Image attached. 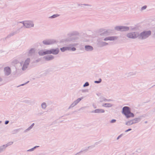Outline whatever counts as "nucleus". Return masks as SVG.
Wrapping results in <instances>:
<instances>
[{
  "instance_id": "f257e3e1",
  "label": "nucleus",
  "mask_w": 155,
  "mask_h": 155,
  "mask_svg": "<svg viewBox=\"0 0 155 155\" xmlns=\"http://www.w3.org/2000/svg\"><path fill=\"white\" fill-rule=\"evenodd\" d=\"M122 113L124 114L127 118L133 117L134 116V114L131 112L130 108L128 107L125 106L123 108Z\"/></svg>"
},
{
  "instance_id": "f03ea898",
  "label": "nucleus",
  "mask_w": 155,
  "mask_h": 155,
  "mask_svg": "<svg viewBox=\"0 0 155 155\" xmlns=\"http://www.w3.org/2000/svg\"><path fill=\"white\" fill-rule=\"evenodd\" d=\"M151 34V31L150 30H144L139 33V38L140 39H145L148 38Z\"/></svg>"
},
{
  "instance_id": "7ed1b4c3",
  "label": "nucleus",
  "mask_w": 155,
  "mask_h": 155,
  "mask_svg": "<svg viewBox=\"0 0 155 155\" xmlns=\"http://www.w3.org/2000/svg\"><path fill=\"white\" fill-rule=\"evenodd\" d=\"M139 32L138 31L130 32L127 33L126 36L130 38L135 39L137 38H139Z\"/></svg>"
},
{
  "instance_id": "20e7f679",
  "label": "nucleus",
  "mask_w": 155,
  "mask_h": 155,
  "mask_svg": "<svg viewBox=\"0 0 155 155\" xmlns=\"http://www.w3.org/2000/svg\"><path fill=\"white\" fill-rule=\"evenodd\" d=\"M22 23L23 26H25L26 28H29L34 26L33 23L31 21H25L20 22V23Z\"/></svg>"
},
{
  "instance_id": "39448f33",
  "label": "nucleus",
  "mask_w": 155,
  "mask_h": 155,
  "mask_svg": "<svg viewBox=\"0 0 155 155\" xmlns=\"http://www.w3.org/2000/svg\"><path fill=\"white\" fill-rule=\"evenodd\" d=\"M57 41L54 39H46L43 40V43L45 45H49L56 43Z\"/></svg>"
},
{
  "instance_id": "423d86ee",
  "label": "nucleus",
  "mask_w": 155,
  "mask_h": 155,
  "mask_svg": "<svg viewBox=\"0 0 155 155\" xmlns=\"http://www.w3.org/2000/svg\"><path fill=\"white\" fill-rule=\"evenodd\" d=\"M115 29L117 31H124L129 30L130 28L127 26H117L115 27Z\"/></svg>"
},
{
  "instance_id": "0eeeda50",
  "label": "nucleus",
  "mask_w": 155,
  "mask_h": 155,
  "mask_svg": "<svg viewBox=\"0 0 155 155\" xmlns=\"http://www.w3.org/2000/svg\"><path fill=\"white\" fill-rule=\"evenodd\" d=\"M30 62V59L29 58H27L25 61L23 65L22 70L23 71L25 70L27 68Z\"/></svg>"
},
{
  "instance_id": "6e6552de",
  "label": "nucleus",
  "mask_w": 155,
  "mask_h": 155,
  "mask_svg": "<svg viewBox=\"0 0 155 155\" xmlns=\"http://www.w3.org/2000/svg\"><path fill=\"white\" fill-rule=\"evenodd\" d=\"M59 51V49L57 48L55 49H52L50 50H48V54H57Z\"/></svg>"
},
{
  "instance_id": "1a4fd4ad",
  "label": "nucleus",
  "mask_w": 155,
  "mask_h": 155,
  "mask_svg": "<svg viewBox=\"0 0 155 155\" xmlns=\"http://www.w3.org/2000/svg\"><path fill=\"white\" fill-rule=\"evenodd\" d=\"M83 98V97H81V98L78 99L71 104V106L69 107V109L71 107H72L76 105Z\"/></svg>"
},
{
  "instance_id": "9d476101",
  "label": "nucleus",
  "mask_w": 155,
  "mask_h": 155,
  "mask_svg": "<svg viewBox=\"0 0 155 155\" xmlns=\"http://www.w3.org/2000/svg\"><path fill=\"white\" fill-rule=\"evenodd\" d=\"M118 38V37L116 36H109L105 38L104 39L105 41L107 40L114 41L117 40Z\"/></svg>"
},
{
  "instance_id": "9b49d317",
  "label": "nucleus",
  "mask_w": 155,
  "mask_h": 155,
  "mask_svg": "<svg viewBox=\"0 0 155 155\" xmlns=\"http://www.w3.org/2000/svg\"><path fill=\"white\" fill-rule=\"evenodd\" d=\"M4 71L5 75L6 76H8L11 73V69L10 68L8 67L5 68Z\"/></svg>"
},
{
  "instance_id": "f8f14e48",
  "label": "nucleus",
  "mask_w": 155,
  "mask_h": 155,
  "mask_svg": "<svg viewBox=\"0 0 155 155\" xmlns=\"http://www.w3.org/2000/svg\"><path fill=\"white\" fill-rule=\"evenodd\" d=\"M84 49L85 50L87 51H92L94 49L92 46L89 45H85L84 47Z\"/></svg>"
},
{
  "instance_id": "ddd939ff",
  "label": "nucleus",
  "mask_w": 155,
  "mask_h": 155,
  "mask_svg": "<svg viewBox=\"0 0 155 155\" xmlns=\"http://www.w3.org/2000/svg\"><path fill=\"white\" fill-rule=\"evenodd\" d=\"M43 58L46 61H50L54 58V57L52 55H48L44 56Z\"/></svg>"
},
{
  "instance_id": "4468645a",
  "label": "nucleus",
  "mask_w": 155,
  "mask_h": 155,
  "mask_svg": "<svg viewBox=\"0 0 155 155\" xmlns=\"http://www.w3.org/2000/svg\"><path fill=\"white\" fill-rule=\"evenodd\" d=\"M104 112V110L102 109H96L94 111H92V112H94L96 113H103Z\"/></svg>"
},
{
  "instance_id": "2eb2a0df",
  "label": "nucleus",
  "mask_w": 155,
  "mask_h": 155,
  "mask_svg": "<svg viewBox=\"0 0 155 155\" xmlns=\"http://www.w3.org/2000/svg\"><path fill=\"white\" fill-rule=\"evenodd\" d=\"M48 50L46 51H44L43 50H41L38 52V54L42 56L47 54H48Z\"/></svg>"
},
{
  "instance_id": "dca6fc26",
  "label": "nucleus",
  "mask_w": 155,
  "mask_h": 155,
  "mask_svg": "<svg viewBox=\"0 0 155 155\" xmlns=\"http://www.w3.org/2000/svg\"><path fill=\"white\" fill-rule=\"evenodd\" d=\"M141 120L140 117H137L132 120L134 124H136L139 122Z\"/></svg>"
},
{
  "instance_id": "f3484780",
  "label": "nucleus",
  "mask_w": 155,
  "mask_h": 155,
  "mask_svg": "<svg viewBox=\"0 0 155 155\" xmlns=\"http://www.w3.org/2000/svg\"><path fill=\"white\" fill-rule=\"evenodd\" d=\"M35 50L34 48H31L29 51L28 55L29 56H31L35 52Z\"/></svg>"
},
{
  "instance_id": "a211bd4d",
  "label": "nucleus",
  "mask_w": 155,
  "mask_h": 155,
  "mask_svg": "<svg viewBox=\"0 0 155 155\" xmlns=\"http://www.w3.org/2000/svg\"><path fill=\"white\" fill-rule=\"evenodd\" d=\"M100 102H103V101H112V100L109 99H106V98L104 97H101L100 98Z\"/></svg>"
},
{
  "instance_id": "6ab92c4d",
  "label": "nucleus",
  "mask_w": 155,
  "mask_h": 155,
  "mask_svg": "<svg viewBox=\"0 0 155 155\" xmlns=\"http://www.w3.org/2000/svg\"><path fill=\"white\" fill-rule=\"evenodd\" d=\"M102 106L105 107H110L113 106V104L111 103H105L102 104Z\"/></svg>"
},
{
  "instance_id": "aec40b11",
  "label": "nucleus",
  "mask_w": 155,
  "mask_h": 155,
  "mask_svg": "<svg viewBox=\"0 0 155 155\" xmlns=\"http://www.w3.org/2000/svg\"><path fill=\"white\" fill-rule=\"evenodd\" d=\"M60 49L62 52H64L66 50H70V47H63L62 48H61Z\"/></svg>"
},
{
  "instance_id": "412c9836",
  "label": "nucleus",
  "mask_w": 155,
  "mask_h": 155,
  "mask_svg": "<svg viewBox=\"0 0 155 155\" xmlns=\"http://www.w3.org/2000/svg\"><path fill=\"white\" fill-rule=\"evenodd\" d=\"M99 45L100 47H103L107 45L108 43L104 42H101L99 43Z\"/></svg>"
},
{
  "instance_id": "4be33fe9",
  "label": "nucleus",
  "mask_w": 155,
  "mask_h": 155,
  "mask_svg": "<svg viewBox=\"0 0 155 155\" xmlns=\"http://www.w3.org/2000/svg\"><path fill=\"white\" fill-rule=\"evenodd\" d=\"M134 124V123L132 120L127 121L126 123V124L127 126H130Z\"/></svg>"
},
{
  "instance_id": "5701e85b",
  "label": "nucleus",
  "mask_w": 155,
  "mask_h": 155,
  "mask_svg": "<svg viewBox=\"0 0 155 155\" xmlns=\"http://www.w3.org/2000/svg\"><path fill=\"white\" fill-rule=\"evenodd\" d=\"M13 142H9V143H8L6 144L3 145V146H5V148H4V150H5V148L7 147L8 146L12 144H13Z\"/></svg>"
},
{
  "instance_id": "b1692460",
  "label": "nucleus",
  "mask_w": 155,
  "mask_h": 155,
  "mask_svg": "<svg viewBox=\"0 0 155 155\" xmlns=\"http://www.w3.org/2000/svg\"><path fill=\"white\" fill-rule=\"evenodd\" d=\"M41 107L44 109H45L47 107V105L45 103H42L41 105Z\"/></svg>"
},
{
  "instance_id": "393cba45",
  "label": "nucleus",
  "mask_w": 155,
  "mask_h": 155,
  "mask_svg": "<svg viewBox=\"0 0 155 155\" xmlns=\"http://www.w3.org/2000/svg\"><path fill=\"white\" fill-rule=\"evenodd\" d=\"M58 16H59V15H58V14H55V15H53L51 16L49 18H55L56 17H58Z\"/></svg>"
},
{
  "instance_id": "a878e982",
  "label": "nucleus",
  "mask_w": 155,
  "mask_h": 155,
  "mask_svg": "<svg viewBox=\"0 0 155 155\" xmlns=\"http://www.w3.org/2000/svg\"><path fill=\"white\" fill-rule=\"evenodd\" d=\"M5 146H2L0 147V153L4 150Z\"/></svg>"
},
{
  "instance_id": "bb28decb",
  "label": "nucleus",
  "mask_w": 155,
  "mask_h": 155,
  "mask_svg": "<svg viewBox=\"0 0 155 155\" xmlns=\"http://www.w3.org/2000/svg\"><path fill=\"white\" fill-rule=\"evenodd\" d=\"M16 34V32H11L9 35L8 36V37H10L11 36H13Z\"/></svg>"
},
{
  "instance_id": "cd10ccee",
  "label": "nucleus",
  "mask_w": 155,
  "mask_h": 155,
  "mask_svg": "<svg viewBox=\"0 0 155 155\" xmlns=\"http://www.w3.org/2000/svg\"><path fill=\"white\" fill-rule=\"evenodd\" d=\"M12 62L14 64H17L18 63V61L17 59H15L13 60Z\"/></svg>"
},
{
  "instance_id": "c85d7f7f",
  "label": "nucleus",
  "mask_w": 155,
  "mask_h": 155,
  "mask_svg": "<svg viewBox=\"0 0 155 155\" xmlns=\"http://www.w3.org/2000/svg\"><path fill=\"white\" fill-rule=\"evenodd\" d=\"M130 29L132 31L136 30H137V28L136 27H130Z\"/></svg>"
},
{
  "instance_id": "c756f323",
  "label": "nucleus",
  "mask_w": 155,
  "mask_h": 155,
  "mask_svg": "<svg viewBox=\"0 0 155 155\" xmlns=\"http://www.w3.org/2000/svg\"><path fill=\"white\" fill-rule=\"evenodd\" d=\"M147 7V6L146 5H145L142 7L141 8V10L143 11Z\"/></svg>"
},
{
  "instance_id": "7c9ffc66",
  "label": "nucleus",
  "mask_w": 155,
  "mask_h": 155,
  "mask_svg": "<svg viewBox=\"0 0 155 155\" xmlns=\"http://www.w3.org/2000/svg\"><path fill=\"white\" fill-rule=\"evenodd\" d=\"M78 33L77 32H74L70 34V35H77Z\"/></svg>"
},
{
  "instance_id": "2f4dec72",
  "label": "nucleus",
  "mask_w": 155,
  "mask_h": 155,
  "mask_svg": "<svg viewBox=\"0 0 155 155\" xmlns=\"http://www.w3.org/2000/svg\"><path fill=\"white\" fill-rule=\"evenodd\" d=\"M101 79H99V81H94V82L96 83H100L101 82Z\"/></svg>"
},
{
  "instance_id": "473e14b6",
  "label": "nucleus",
  "mask_w": 155,
  "mask_h": 155,
  "mask_svg": "<svg viewBox=\"0 0 155 155\" xmlns=\"http://www.w3.org/2000/svg\"><path fill=\"white\" fill-rule=\"evenodd\" d=\"M89 85V83L87 82H86L83 85L84 87L88 86Z\"/></svg>"
},
{
  "instance_id": "72a5a7b5",
  "label": "nucleus",
  "mask_w": 155,
  "mask_h": 155,
  "mask_svg": "<svg viewBox=\"0 0 155 155\" xmlns=\"http://www.w3.org/2000/svg\"><path fill=\"white\" fill-rule=\"evenodd\" d=\"M76 50V49L75 48H74V47H73V48H71L70 47V50H72V51H74L75 50Z\"/></svg>"
},
{
  "instance_id": "f704fd0d",
  "label": "nucleus",
  "mask_w": 155,
  "mask_h": 155,
  "mask_svg": "<svg viewBox=\"0 0 155 155\" xmlns=\"http://www.w3.org/2000/svg\"><path fill=\"white\" fill-rule=\"evenodd\" d=\"M116 121V120H115L113 119L110 121V122L111 123H114Z\"/></svg>"
},
{
  "instance_id": "c9c22d12",
  "label": "nucleus",
  "mask_w": 155,
  "mask_h": 155,
  "mask_svg": "<svg viewBox=\"0 0 155 155\" xmlns=\"http://www.w3.org/2000/svg\"><path fill=\"white\" fill-rule=\"evenodd\" d=\"M32 128L30 126L25 131H28V130H30Z\"/></svg>"
},
{
  "instance_id": "e433bc0d",
  "label": "nucleus",
  "mask_w": 155,
  "mask_h": 155,
  "mask_svg": "<svg viewBox=\"0 0 155 155\" xmlns=\"http://www.w3.org/2000/svg\"><path fill=\"white\" fill-rule=\"evenodd\" d=\"M34 149H35V148H34V147L33 148H32L31 149H30L28 150V151H33Z\"/></svg>"
},
{
  "instance_id": "4c0bfd02",
  "label": "nucleus",
  "mask_w": 155,
  "mask_h": 155,
  "mask_svg": "<svg viewBox=\"0 0 155 155\" xmlns=\"http://www.w3.org/2000/svg\"><path fill=\"white\" fill-rule=\"evenodd\" d=\"M131 130V129L130 128V129H128V130H126L125 131V132H128L129 131H130Z\"/></svg>"
},
{
  "instance_id": "58836bf2",
  "label": "nucleus",
  "mask_w": 155,
  "mask_h": 155,
  "mask_svg": "<svg viewBox=\"0 0 155 155\" xmlns=\"http://www.w3.org/2000/svg\"><path fill=\"white\" fill-rule=\"evenodd\" d=\"M122 136V135H119L117 138V140H118Z\"/></svg>"
},
{
  "instance_id": "ea45409f",
  "label": "nucleus",
  "mask_w": 155,
  "mask_h": 155,
  "mask_svg": "<svg viewBox=\"0 0 155 155\" xmlns=\"http://www.w3.org/2000/svg\"><path fill=\"white\" fill-rule=\"evenodd\" d=\"M8 123H9L8 121H6L5 122V124H7Z\"/></svg>"
},
{
  "instance_id": "a19ab883",
  "label": "nucleus",
  "mask_w": 155,
  "mask_h": 155,
  "mask_svg": "<svg viewBox=\"0 0 155 155\" xmlns=\"http://www.w3.org/2000/svg\"><path fill=\"white\" fill-rule=\"evenodd\" d=\"M29 82V81H28V82H27L26 83H25V84H21V86H23V85H24L25 84H27V83H28Z\"/></svg>"
},
{
  "instance_id": "79ce46f5",
  "label": "nucleus",
  "mask_w": 155,
  "mask_h": 155,
  "mask_svg": "<svg viewBox=\"0 0 155 155\" xmlns=\"http://www.w3.org/2000/svg\"><path fill=\"white\" fill-rule=\"evenodd\" d=\"M34 123H33L31 125V126H30L31 127V128H32L33 126H34Z\"/></svg>"
},
{
  "instance_id": "37998d69",
  "label": "nucleus",
  "mask_w": 155,
  "mask_h": 155,
  "mask_svg": "<svg viewBox=\"0 0 155 155\" xmlns=\"http://www.w3.org/2000/svg\"><path fill=\"white\" fill-rule=\"evenodd\" d=\"M2 78L0 77V82H2Z\"/></svg>"
},
{
  "instance_id": "c03bdc74",
  "label": "nucleus",
  "mask_w": 155,
  "mask_h": 155,
  "mask_svg": "<svg viewBox=\"0 0 155 155\" xmlns=\"http://www.w3.org/2000/svg\"><path fill=\"white\" fill-rule=\"evenodd\" d=\"M39 147V146H36L34 147V148H35V149L36 148Z\"/></svg>"
},
{
  "instance_id": "a18cd8bd",
  "label": "nucleus",
  "mask_w": 155,
  "mask_h": 155,
  "mask_svg": "<svg viewBox=\"0 0 155 155\" xmlns=\"http://www.w3.org/2000/svg\"><path fill=\"white\" fill-rule=\"evenodd\" d=\"M93 106L94 107V108H96V107L95 106L94 104H93Z\"/></svg>"
},
{
  "instance_id": "49530a36",
  "label": "nucleus",
  "mask_w": 155,
  "mask_h": 155,
  "mask_svg": "<svg viewBox=\"0 0 155 155\" xmlns=\"http://www.w3.org/2000/svg\"><path fill=\"white\" fill-rule=\"evenodd\" d=\"M36 61L37 62H38V61H38V60H36Z\"/></svg>"
},
{
  "instance_id": "de8ad7c7",
  "label": "nucleus",
  "mask_w": 155,
  "mask_h": 155,
  "mask_svg": "<svg viewBox=\"0 0 155 155\" xmlns=\"http://www.w3.org/2000/svg\"><path fill=\"white\" fill-rule=\"evenodd\" d=\"M68 40V41H70V40Z\"/></svg>"
},
{
  "instance_id": "09e8293b",
  "label": "nucleus",
  "mask_w": 155,
  "mask_h": 155,
  "mask_svg": "<svg viewBox=\"0 0 155 155\" xmlns=\"http://www.w3.org/2000/svg\"><path fill=\"white\" fill-rule=\"evenodd\" d=\"M1 121H0V123H1Z\"/></svg>"
},
{
  "instance_id": "8fccbe9b",
  "label": "nucleus",
  "mask_w": 155,
  "mask_h": 155,
  "mask_svg": "<svg viewBox=\"0 0 155 155\" xmlns=\"http://www.w3.org/2000/svg\"><path fill=\"white\" fill-rule=\"evenodd\" d=\"M21 65H22L21 63Z\"/></svg>"
}]
</instances>
